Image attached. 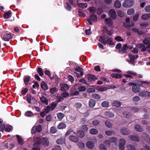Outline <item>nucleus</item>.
Returning <instances> with one entry per match:
<instances>
[{
	"label": "nucleus",
	"instance_id": "obj_64",
	"mask_svg": "<svg viewBox=\"0 0 150 150\" xmlns=\"http://www.w3.org/2000/svg\"><path fill=\"white\" fill-rule=\"evenodd\" d=\"M78 89L80 91H83L85 90L86 88L84 86H81L79 87L78 88Z\"/></svg>",
	"mask_w": 150,
	"mask_h": 150
},
{
	"label": "nucleus",
	"instance_id": "obj_40",
	"mask_svg": "<svg viewBox=\"0 0 150 150\" xmlns=\"http://www.w3.org/2000/svg\"><path fill=\"white\" fill-rule=\"evenodd\" d=\"M57 116L59 119V120H61L64 117V114L62 113L59 112L57 114Z\"/></svg>",
	"mask_w": 150,
	"mask_h": 150
},
{
	"label": "nucleus",
	"instance_id": "obj_19",
	"mask_svg": "<svg viewBox=\"0 0 150 150\" xmlns=\"http://www.w3.org/2000/svg\"><path fill=\"white\" fill-rule=\"evenodd\" d=\"M12 38V36L10 34H7L4 35L3 39L5 41H8Z\"/></svg>",
	"mask_w": 150,
	"mask_h": 150
},
{
	"label": "nucleus",
	"instance_id": "obj_50",
	"mask_svg": "<svg viewBox=\"0 0 150 150\" xmlns=\"http://www.w3.org/2000/svg\"><path fill=\"white\" fill-rule=\"evenodd\" d=\"M78 145L79 147L81 149H83L85 147V145L84 144L81 142H78Z\"/></svg>",
	"mask_w": 150,
	"mask_h": 150
},
{
	"label": "nucleus",
	"instance_id": "obj_58",
	"mask_svg": "<svg viewBox=\"0 0 150 150\" xmlns=\"http://www.w3.org/2000/svg\"><path fill=\"white\" fill-rule=\"evenodd\" d=\"M145 11L147 12H150V5L146 6L144 8Z\"/></svg>",
	"mask_w": 150,
	"mask_h": 150
},
{
	"label": "nucleus",
	"instance_id": "obj_9",
	"mask_svg": "<svg viewBox=\"0 0 150 150\" xmlns=\"http://www.w3.org/2000/svg\"><path fill=\"white\" fill-rule=\"evenodd\" d=\"M142 137L146 143L150 142V139L148 135L145 133H144L142 135Z\"/></svg>",
	"mask_w": 150,
	"mask_h": 150
},
{
	"label": "nucleus",
	"instance_id": "obj_4",
	"mask_svg": "<svg viewBox=\"0 0 150 150\" xmlns=\"http://www.w3.org/2000/svg\"><path fill=\"white\" fill-rule=\"evenodd\" d=\"M134 3L133 0H125L122 6L125 8H129L132 6Z\"/></svg>",
	"mask_w": 150,
	"mask_h": 150
},
{
	"label": "nucleus",
	"instance_id": "obj_52",
	"mask_svg": "<svg viewBox=\"0 0 150 150\" xmlns=\"http://www.w3.org/2000/svg\"><path fill=\"white\" fill-rule=\"evenodd\" d=\"M141 99L138 96H135L132 99L133 101L134 102H138Z\"/></svg>",
	"mask_w": 150,
	"mask_h": 150
},
{
	"label": "nucleus",
	"instance_id": "obj_62",
	"mask_svg": "<svg viewBox=\"0 0 150 150\" xmlns=\"http://www.w3.org/2000/svg\"><path fill=\"white\" fill-rule=\"evenodd\" d=\"M115 39L117 41H122L123 40V39L120 36L116 37Z\"/></svg>",
	"mask_w": 150,
	"mask_h": 150
},
{
	"label": "nucleus",
	"instance_id": "obj_30",
	"mask_svg": "<svg viewBox=\"0 0 150 150\" xmlns=\"http://www.w3.org/2000/svg\"><path fill=\"white\" fill-rule=\"evenodd\" d=\"M126 147L127 149V150H136V149L135 146L131 144H129L127 145Z\"/></svg>",
	"mask_w": 150,
	"mask_h": 150
},
{
	"label": "nucleus",
	"instance_id": "obj_7",
	"mask_svg": "<svg viewBox=\"0 0 150 150\" xmlns=\"http://www.w3.org/2000/svg\"><path fill=\"white\" fill-rule=\"evenodd\" d=\"M112 18L109 17L105 19L104 22L106 25L108 26H111L112 25L113 22Z\"/></svg>",
	"mask_w": 150,
	"mask_h": 150
},
{
	"label": "nucleus",
	"instance_id": "obj_38",
	"mask_svg": "<svg viewBox=\"0 0 150 150\" xmlns=\"http://www.w3.org/2000/svg\"><path fill=\"white\" fill-rule=\"evenodd\" d=\"M91 97L94 99H99L100 98V96L98 94L94 93L91 95Z\"/></svg>",
	"mask_w": 150,
	"mask_h": 150
},
{
	"label": "nucleus",
	"instance_id": "obj_47",
	"mask_svg": "<svg viewBox=\"0 0 150 150\" xmlns=\"http://www.w3.org/2000/svg\"><path fill=\"white\" fill-rule=\"evenodd\" d=\"M30 76H26L25 77L24 80V82L25 84L27 85L28 84V83L29 81L30 80Z\"/></svg>",
	"mask_w": 150,
	"mask_h": 150
},
{
	"label": "nucleus",
	"instance_id": "obj_10",
	"mask_svg": "<svg viewBox=\"0 0 150 150\" xmlns=\"http://www.w3.org/2000/svg\"><path fill=\"white\" fill-rule=\"evenodd\" d=\"M128 49V46L127 45L125 44L123 45L122 48L119 50V52L122 54L126 53Z\"/></svg>",
	"mask_w": 150,
	"mask_h": 150
},
{
	"label": "nucleus",
	"instance_id": "obj_44",
	"mask_svg": "<svg viewBox=\"0 0 150 150\" xmlns=\"http://www.w3.org/2000/svg\"><path fill=\"white\" fill-rule=\"evenodd\" d=\"M144 44L147 45L150 43V38H145L143 41Z\"/></svg>",
	"mask_w": 150,
	"mask_h": 150
},
{
	"label": "nucleus",
	"instance_id": "obj_45",
	"mask_svg": "<svg viewBox=\"0 0 150 150\" xmlns=\"http://www.w3.org/2000/svg\"><path fill=\"white\" fill-rule=\"evenodd\" d=\"M88 10L91 13H93L96 11V8L95 7H91L89 8Z\"/></svg>",
	"mask_w": 150,
	"mask_h": 150
},
{
	"label": "nucleus",
	"instance_id": "obj_55",
	"mask_svg": "<svg viewBox=\"0 0 150 150\" xmlns=\"http://www.w3.org/2000/svg\"><path fill=\"white\" fill-rule=\"evenodd\" d=\"M99 148L100 150H107L106 146L103 144H101L100 145Z\"/></svg>",
	"mask_w": 150,
	"mask_h": 150
},
{
	"label": "nucleus",
	"instance_id": "obj_8",
	"mask_svg": "<svg viewBox=\"0 0 150 150\" xmlns=\"http://www.w3.org/2000/svg\"><path fill=\"white\" fill-rule=\"evenodd\" d=\"M139 96L141 97H150V92L147 91H142L138 93Z\"/></svg>",
	"mask_w": 150,
	"mask_h": 150
},
{
	"label": "nucleus",
	"instance_id": "obj_1",
	"mask_svg": "<svg viewBox=\"0 0 150 150\" xmlns=\"http://www.w3.org/2000/svg\"><path fill=\"white\" fill-rule=\"evenodd\" d=\"M34 141L35 143L34 145L37 146L38 144H42L45 146H47L49 144V141L46 137L40 138L39 137H35L34 138Z\"/></svg>",
	"mask_w": 150,
	"mask_h": 150
},
{
	"label": "nucleus",
	"instance_id": "obj_60",
	"mask_svg": "<svg viewBox=\"0 0 150 150\" xmlns=\"http://www.w3.org/2000/svg\"><path fill=\"white\" fill-rule=\"evenodd\" d=\"M100 123V121L98 120H95L93 121L92 124L93 125L96 126L98 125Z\"/></svg>",
	"mask_w": 150,
	"mask_h": 150
},
{
	"label": "nucleus",
	"instance_id": "obj_17",
	"mask_svg": "<svg viewBox=\"0 0 150 150\" xmlns=\"http://www.w3.org/2000/svg\"><path fill=\"white\" fill-rule=\"evenodd\" d=\"M96 101L92 99H90L88 102V105L90 108H93L95 105Z\"/></svg>",
	"mask_w": 150,
	"mask_h": 150
},
{
	"label": "nucleus",
	"instance_id": "obj_33",
	"mask_svg": "<svg viewBox=\"0 0 150 150\" xmlns=\"http://www.w3.org/2000/svg\"><path fill=\"white\" fill-rule=\"evenodd\" d=\"M149 84V82L146 81H140L139 83V85L141 86H145Z\"/></svg>",
	"mask_w": 150,
	"mask_h": 150
},
{
	"label": "nucleus",
	"instance_id": "obj_57",
	"mask_svg": "<svg viewBox=\"0 0 150 150\" xmlns=\"http://www.w3.org/2000/svg\"><path fill=\"white\" fill-rule=\"evenodd\" d=\"M142 150H150V146L145 145L142 148Z\"/></svg>",
	"mask_w": 150,
	"mask_h": 150
},
{
	"label": "nucleus",
	"instance_id": "obj_11",
	"mask_svg": "<svg viewBox=\"0 0 150 150\" xmlns=\"http://www.w3.org/2000/svg\"><path fill=\"white\" fill-rule=\"evenodd\" d=\"M59 86L61 88V90L64 91H66L69 89L68 86L65 84H60Z\"/></svg>",
	"mask_w": 150,
	"mask_h": 150
},
{
	"label": "nucleus",
	"instance_id": "obj_29",
	"mask_svg": "<svg viewBox=\"0 0 150 150\" xmlns=\"http://www.w3.org/2000/svg\"><path fill=\"white\" fill-rule=\"evenodd\" d=\"M110 105L109 102L108 101H104L102 102L101 106L104 108H108L109 107Z\"/></svg>",
	"mask_w": 150,
	"mask_h": 150
},
{
	"label": "nucleus",
	"instance_id": "obj_14",
	"mask_svg": "<svg viewBox=\"0 0 150 150\" xmlns=\"http://www.w3.org/2000/svg\"><path fill=\"white\" fill-rule=\"evenodd\" d=\"M87 77L88 81L91 82L97 79V78L95 76L90 74H88Z\"/></svg>",
	"mask_w": 150,
	"mask_h": 150
},
{
	"label": "nucleus",
	"instance_id": "obj_22",
	"mask_svg": "<svg viewBox=\"0 0 150 150\" xmlns=\"http://www.w3.org/2000/svg\"><path fill=\"white\" fill-rule=\"evenodd\" d=\"M121 6V2L118 0H116L114 3V7L117 8H120Z\"/></svg>",
	"mask_w": 150,
	"mask_h": 150
},
{
	"label": "nucleus",
	"instance_id": "obj_59",
	"mask_svg": "<svg viewBox=\"0 0 150 150\" xmlns=\"http://www.w3.org/2000/svg\"><path fill=\"white\" fill-rule=\"evenodd\" d=\"M25 115L27 116L30 117L33 115V113L31 111H28L25 112Z\"/></svg>",
	"mask_w": 150,
	"mask_h": 150
},
{
	"label": "nucleus",
	"instance_id": "obj_13",
	"mask_svg": "<svg viewBox=\"0 0 150 150\" xmlns=\"http://www.w3.org/2000/svg\"><path fill=\"white\" fill-rule=\"evenodd\" d=\"M128 137L130 139L133 141L138 142L139 140V137L138 135H131L129 136Z\"/></svg>",
	"mask_w": 150,
	"mask_h": 150
},
{
	"label": "nucleus",
	"instance_id": "obj_31",
	"mask_svg": "<svg viewBox=\"0 0 150 150\" xmlns=\"http://www.w3.org/2000/svg\"><path fill=\"white\" fill-rule=\"evenodd\" d=\"M96 89L100 91H104L107 89V88L105 87L98 86L96 88Z\"/></svg>",
	"mask_w": 150,
	"mask_h": 150
},
{
	"label": "nucleus",
	"instance_id": "obj_5",
	"mask_svg": "<svg viewBox=\"0 0 150 150\" xmlns=\"http://www.w3.org/2000/svg\"><path fill=\"white\" fill-rule=\"evenodd\" d=\"M119 147L120 150H124L125 148V145L126 141L123 139H120L119 142Z\"/></svg>",
	"mask_w": 150,
	"mask_h": 150
},
{
	"label": "nucleus",
	"instance_id": "obj_37",
	"mask_svg": "<svg viewBox=\"0 0 150 150\" xmlns=\"http://www.w3.org/2000/svg\"><path fill=\"white\" fill-rule=\"evenodd\" d=\"M105 115L107 117H112L114 116V114L111 112H107L105 113Z\"/></svg>",
	"mask_w": 150,
	"mask_h": 150
},
{
	"label": "nucleus",
	"instance_id": "obj_26",
	"mask_svg": "<svg viewBox=\"0 0 150 150\" xmlns=\"http://www.w3.org/2000/svg\"><path fill=\"white\" fill-rule=\"evenodd\" d=\"M122 75L121 74H111V76L116 79H120L122 77Z\"/></svg>",
	"mask_w": 150,
	"mask_h": 150
},
{
	"label": "nucleus",
	"instance_id": "obj_49",
	"mask_svg": "<svg viewBox=\"0 0 150 150\" xmlns=\"http://www.w3.org/2000/svg\"><path fill=\"white\" fill-rule=\"evenodd\" d=\"M134 13V9L130 8L127 11V13L129 15H131Z\"/></svg>",
	"mask_w": 150,
	"mask_h": 150
},
{
	"label": "nucleus",
	"instance_id": "obj_61",
	"mask_svg": "<svg viewBox=\"0 0 150 150\" xmlns=\"http://www.w3.org/2000/svg\"><path fill=\"white\" fill-rule=\"evenodd\" d=\"M82 130V131H86L88 130V127L86 125H83L81 127Z\"/></svg>",
	"mask_w": 150,
	"mask_h": 150
},
{
	"label": "nucleus",
	"instance_id": "obj_24",
	"mask_svg": "<svg viewBox=\"0 0 150 150\" xmlns=\"http://www.w3.org/2000/svg\"><path fill=\"white\" fill-rule=\"evenodd\" d=\"M40 100L42 103H44L46 105H48V100L44 96H42L40 98Z\"/></svg>",
	"mask_w": 150,
	"mask_h": 150
},
{
	"label": "nucleus",
	"instance_id": "obj_56",
	"mask_svg": "<svg viewBox=\"0 0 150 150\" xmlns=\"http://www.w3.org/2000/svg\"><path fill=\"white\" fill-rule=\"evenodd\" d=\"M127 73L128 74L132 75L134 76H136L137 75V74L136 73L132 71H127Z\"/></svg>",
	"mask_w": 150,
	"mask_h": 150
},
{
	"label": "nucleus",
	"instance_id": "obj_51",
	"mask_svg": "<svg viewBox=\"0 0 150 150\" xmlns=\"http://www.w3.org/2000/svg\"><path fill=\"white\" fill-rule=\"evenodd\" d=\"M110 141L109 140H106L104 141L103 143L108 147H110Z\"/></svg>",
	"mask_w": 150,
	"mask_h": 150
},
{
	"label": "nucleus",
	"instance_id": "obj_32",
	"mask_svg": "<svg viewBox=\"0 0 150 150\" xmlns=\"http://www.w3.org/2000/svg\"><path fill=\"white\" fill-rule=\"evenodd\" d=\"M150 18V13L142 15L141 17V18L143 20H147Z\"/></svg>",
	"mask_w": 150,
	"mask_h": 150
},
{
	"label": "nucleus",
	"instance_id": "obj_21",
	"mask_svg": "<svg viewBox=\"0 0 150 150\" xmlns=\"http://www.w3.org/2000/svg\"><path fill=\"white\" fill-rule=\"evenodd\" d=\"M87 146L89 149H92L94 145V143L92 142L89 141L86 144Z\"/></svg>",
	"mask_w": 150,
	"mask_h": 150
},
{
	"label": "nucleus",
	"instance_id": "obj_28",
	"mask_svg": "<svg viewBox=\"0 0 150 150\" xmlns=\"http://www.w3.org/2000/svg\"><path fill=\"white\" fill-rule=\"evenodd\" d=\"M41 86L42 89L44 90H46L48 89L47 85L44 81L41 82Z\"/></svg>",
	"mask_w": 150,
	"mask_h": 150
},
{
	"label": "nucleus",
	"instance_id": "obj_42",
	"mask_svg": "<svg viewBox=\"0 0 150 150\" xmlns=\"http://www.w3.org/2000/svg\"><path fill=\"white\" fill-rule=\"evenodd\" d=\"M105 124L106 126L110 128L112 127V123L108 120L105 121Z\"/></svg>",
	"mask_w": 150,
	"mask_h": 150
},
{
	"label": "nucleus",
	"instance_id": "obj_2",
	"mask_svg": "<svg viewBox=\"0 0 150 150\" xmlns=\"http://www.w3.org/2000/svg\"><path fill=\"white\" fill-rule=\"evenodd\" d=\"M75 70L76 71L74 73L77 78L83 76V73L82 68L80 67H78L75 68Z\"/></svg>",
	"mask_w": 150,
	"mask_h": 150
},
{
	"label": "nucleus",
	"instance_id": "obj_54",
	"mask_svg": "<svg viewBox=\"0 0 150 150\" xmlns=\"http://www.w3.org/2000/svg\"><path fill=\"white\" fill-rule=\"evenodd\" d=\"M13 127L10 125H8L7 126L6 128V131H10L13 130Z\"/></svg>",
	"mask_w": 150,
	"mask_h": 150
},
{
	"label": "nucleus",
	"instance_id": "obj_20",
	"mask_svg": "<svg viewBox=\"0 0 150 150\" xmlns=\"http://www.w3.org/2000/svg\"><path fill=\"white\" fill-rule=\"evenodd\" d=\"M26 98L27 101L29 103L34 102V100H35L33 97H31L30 95H27Z\"/></svg>",
	"mask_w": 150,
	"mask_h": 150
},
{
	"label": "nucleus",
	"instance_id": "obj_48",
	"mask_svg": "<svg viewBox=\"0 0 150 150\" xmlns=\"http://www.w3.org/2000/svg\"><path fill=\"white\" fill-rule=\"evenodd\" d=\"M118 13L119 16L121 17H124L125 15V13L123 11L120 10L118 11Z\"/></svg>",
	"mask_w": 150,
	"mask_h": 150
},
{
	"label": "nucleus",
	"instance_id": "obj_12",
	"mask_svg": "<svg viewBox=\"0 0 150 150\" xmlns=\"http://www.w3.org/2000/svg\"><path fill=\"white\" fill-rule=\"evenodd\" d=\"M132 90L133 92L135 93H137L140 91L141 88L140 87H138L136 84L132 87Z\"/></svg>",
	"mask_w": 150,
	"mask_h": 150
},
{
	"label": "nucleus",
	"instance_id": "obj_27",
	"mask_svg": "<svg viewBox=\"0 0 150 150\" xmlns=\"http://www.w3.org/2000/svg\"><path fill=\"white\" fill-rule=\"evenodd\" d=\"M58 89L55 87H53L50 88V92L52 94H53L58 91Z\"/></svg>",
	"mask_w": 150,
	"mask_h": 150
},
{
	"label": "nucleus",
	"instance_id": "obj_35",
	"mask_svg": "<svg viewBox=\"0 0 150 150\" xmlns=\"http://www.w3.org/2000/svg\"><path fill=\"white\" fill-rule=\"evenodd\" d=\"M70 139L74 142H78L79 140L75 136H71L69 137Z\"/></svg>",
	"mask_w": 150,
	"mask_h": 150
},
{
	"label": "nucleus",
	"instance_id": "obj_41",
	"mask_svg": "<svg viewBox=\"0 0 150 150\" xmlns=\"http://www.w3.org/2000/svg\"><path fill=\"white\" fill-rule=\"evenodd\" d=\"M11 16V13L9 11L6 12L4 15V17L6 18H8Z\"/></svg>",
	"mask_w": 150,
	"mask_h": 150
},
{
	"label": "nucleus",
	"instance_id": "obj_46",
	"mask_svg": "<svg viewBox=\"0 0 150 150\" xmlns=\"http://www.w3.org/2000/svg\"><path fill=\"white\" fill-rule=\"evenodd\" d=\"M37 71L40 75L42 76L43 75L44 73L42 69L40 68H38L37 69Z\"/></svg>",
	"mask_w": 150,
	"mask_h": 150
},
{
	"label": "nucleus",
	"instance_id": "obj_16",
	"mask_svg": "<svg viewBox=\"0 0 150 150\" xmlns=\"http://www.w3.org/2000/svg\"><path fill=\"white\" fill-rule=\"evenodd\" d=\"M42 130V127L41 125H38V126H35L32 129L33 131H41Z\"/></svg>",
	"mask_w": 150,
	"mask_h": 150
},
{
	"label": "nucleus",
	"instance_id": "obj_3",
	"mask_svg": "<svg viewBox=\"0 0 150 150\" xmlns=\"http://www.w3.org/2000/svg\"><path fill=\"white\" fill-rule=\"evenodd\" d=\"M108 16L112 19L115 20L117 17L115 9H112L110 10L108 12Z\"/></svg>",
	"mask_w": 150,
	"mask_h": 150
},
{
	"label": "nucleus",
	"instance_id": "obj_34",
	"mask_svg": "<svg viewBox=\"0 0 150 150\" xmlns=\"http://www.w3.org/2000/svg\"><path fill=\"white\" fill-rule=\"evenodd\" d=\"M16 137L19 144L21 145L23 144V142L22 138L19 135H16Z\"/></svg>",
	"mask_w": 150,
	"mask_h": 150
},
{
	"label": "nucleus",
	"instance_id": "obj_18",
	"mask_svg": "<svg viewBox=\"0 0 150 150\" xmlns=\"http://www.w3.org/2000/svg\"><path fill=\"white\" fill-rule=\"evenodd\" d=\"M112 106L119 107L121 106L122 103L119 101H115L112 103Z\"/></svg>",
	"mask_w": 150,
	"mask_h": 150
},
{
	"label": "nucleus",
	"instance_id": "obj_63",
	"mask_svg": "<svg viewBox=\"0 0 150 150\" xmlns=\"http://www.w3.org/2000/svg\"><path fill=\"white\" fill-rule=\"evenodd\" d=\"M103 12V10L101 8H99L97 10V13L98 15H100Z\"/></svg>",
	"mask_w": 150,
	"mask_h": 150
},
{
	"label": "nucleus",
	"instance_id": "obj_6",
	"mask_svg": "<svg viewBox=\"0 0 150 150\" xmlns=\"http://www.w3.org/2000/svg\"><path fill=\"white\" fill-rule=\"evenodd\" d=\"M97 20L96 16L95 15H92L90 16L89 18H88L87 21L91 25L92 24V22H95Z\"/></svg>",
	"mask_w": 150,
	"mask_h": 150
},
{
	"label": "nucleus",
	"instance_id": "obj_39",
	"mask_svg": "<svg viewBox=\"0 0 150 150\" xmlns=\"http://www.w3.org/2000/svg\"><path fill=\"white\" fill-rule=\"evenodd\" d=\"M112 38H108L107 40L105 39V41H107V44L110 45H112L114 44L113 42H112Z\"/></svg>",
	"mask_w": 150,
	"mask_h": 150
},
{
	"label": "nucleus",
	"instance_id": "obj_15",
	"mask_svg": "<svg viewBox=\"0 0 150 150\" xmlns=\"http://www.w3.org/2000/svg\"><path fill=\"white\" fill-rule=\"evenodd\" d=\"M107 36L106 35L104 36H102L100 37L99 39V40L102 43L104 44H107V41H105V39H106Z\"/></svg>",
	"mask_w": 150,
	"mask_h": 150
},
{
	"label": "nucleus",
	"instance_id": "obj_36",
	"mask_svg": "<svg viewBox=\"0 0 150 150\" xmlns=\"http://www.w3.org/2000/svg\"><path fill=\"white\" fill-rule=\"evenodd\" d=\"M76 135L78 137L82 138L85 135L83 132H76Z\"/></svg>",
	"mask_w": 150,
	"mask_h": 150
},
{
	"label": "nucleus",
	"instance_id": "obj_53",
	"mask_svg": "<svg viewBox=\"0 0 150 150\" xmlns=\"http://www.w3.org/2000/svg\"><path fill=\"white\" fill-rule=\"evenodd\" d=\"M64 139L62 138L59 139L57 141V143L59 144H62L64 142Z\"/></svg>",
	"mask_w": 150,
	"mask_h": 150
},
{
	"label": "nucleus",
	"instance_id": "obj_23",
	"mask_svg": "<svg viewBox=\"0 0 150 150\" xmlns=\"http://www.w3.org/2000/svg\"><path fill=\"white\" fill-rule=\"evenodd\" d=\"M129 58L131 59H134L138 58V56L137 54L129 53L128 54Z\"/></svg>",
	"mask_w": 150,
	"mask_h": 150
},
{
	"label": "nucleus",
	"instance_id": "obj_43",
	"mask_svg": "<svg viewBox=\"0 0 150 150\" xmlns=\"http://www.w3.org/2000/svg\"><path fill=\"white\" fill-rule=\"evenodd\" d=\"M78 5L79 7L83 8H86L87 6V3H79L78 4Z\"/></svg>",
	"mask_w": 150,
	"mask_h": 150
},
{
	"label": "nucleus",
	"instance_id": "obj_25",
	"mask_svg": "<svg viewBox=\"0 0 150 150\" xmlns=\"http://www.w3.org/2000/svg\"><path fill=\"white\" fill-rule=\"evenodd\" d=\"M66 127V125L64 122L60 123L57 126V128L59 129H64Z\"/></svg>",
	"mask_w": 150,
	"mask_h": 150
}]
</instances>
